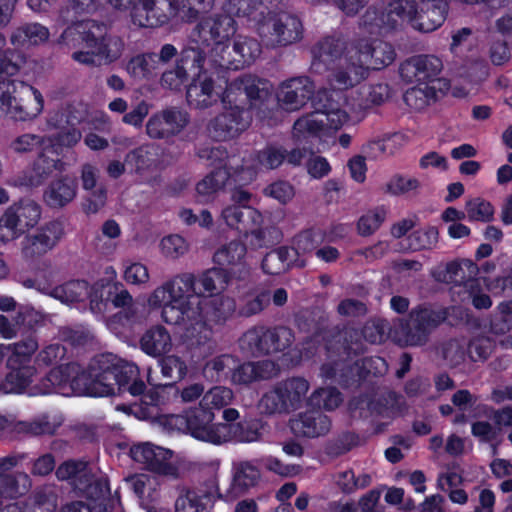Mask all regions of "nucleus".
<instances>
[{
	"mask_svg": "<svg viewBox=\"0 0 512 512\" xmlns=\"http://www.w3.org/2000/svg\"><path fill=\"white\" fill-rule=\"evenodd\" d=\"M84 368L76 362H68L53 367L29 389L30 396L60 393L69 387L73 391L85 393Z\"/></svg>",
	"mask_w": 512,
	"mask_h": 512,
	"instance_id": "f8f14e48",
	"label": "nucleus"
},
{
	"mask_svg": "<svg viewBox=\"0 0 512 512\" xmlns=\"http://www.w3.org/2000/svg\"><path fill=\"white\" fill-rule=\"evenodd\" d=\"M260 478V471L249 463H242L233 475L229 488L225 492L219 490L218 499L230 503L254 487Z\"/></svg>",
	"mask_w": 512,
	"mask_h": 512,
	"instance_id": "72a5a7b5",
	"label": "nucleus"
},
{
	"mask_svg": "<svg viewBox=\"0 0 512 512\" xmlns=\"http://www.w3.org/2000/svg\"><path fill=\"white\" fill-rule=\"evenodd\" d=\"M218 460L205 464L201 469L200 487L186 489L175 502L176 512H209L214 503L219 500Z\"/></svg>",
	"mask_w": 512,
	"mask_h": 512,
	"instance_id": "1a4fd4ad",
	"label": "nucleus"
},
{
	"mask_svg": "<svg viewBox=\"0 0 512 512\" xmlns=\"http://www.w3.org/2000/svg\"><path fill=\"white\" fill-rule=\"evenodd\" d=\"M41 214L42 209L37 202L28 198L20 199L0 217V241L7 243L17 239L38 224Z\"/></svg>",
	"mask_w": 512,
	"mask_h": 512,
	"instance_id": "9b49d317",
	"label": "nucleus"
},
{
	"mask_svg": "<svg viewBox=\"0 0 512 512\" xmlns=\"http://www.w3.org/2000/svg\"><path fill=\"white\" fill-rule=\"evenodd\" d=\"M223 94V86L217 84L212 75L198 73L187 87L188 104L196 109H204L217 103Z\"/></svg>",
	"mask_w": 512,
	"mask_h": 512,
	"instance_id": "5701e85b",
	"label": "nucleus"
},
{
	"mask_svg": "<svg viewBox=\"0 0 512 512\" xmlns=\"http://www.w3.org/2000/svg\"><path fill=\"white\" fill-rule=\"evenodd\" d=\"M189 123L186 112L170 107L153 114L146 123V132L152 139H169L178 135Z\"/></svg>",
	"mask_w": 512,
	"mask_h": 512,
	"instance_id": "412c9836",
	"label": "nucleus"
},
{
	"mask_svg": "<svg viewBox=\"0 0 512 512\" xmlns=\"http://www.w3.org/2000/svg\"><path fill=\"white\" fill-rule=\"evenodd\" d=\"M64 163L41 153L35 160L33 167L22 171L9 180L11 186L18 189H35L42 185L53 171H61Z\"/></svg>",
	"mask_w": 512,
	"mask_h": 512,
	"instance_id": "4be33fe9",
	"label": "nucleus"
},
{
	"mask_svg": "<svg viewBox=\"0 0 512 512\" xmlns=\"http://www.w3.org/2000/svg\"><path fill=\"white\" fill-rule=\"evenodd\" d=\"M88 283L85 280H70L56 286L53 296L62 302H80L86 295Z\"/></svg>",
	"mask_w": 512,
	"mask_h": 512,
	"instance_id": "6e6d98bb",
	"label": "nucleus"
},
{
	"mask_svg": "<svg viewBox=\"0 0 512 512\" xmlns=\"http://www.w3.org/2000/svg\"><path fill=\"white\" fill-rule=\"evenodd\" d=\"M64 235V225L60 220H52L25 235L21 242L22 256L26 260L37 259L52 250Z\"/></svg>",
	"mask_w": 512,
	"mask_h": 512,
	"instance_id": "2eb2a0df",
	"label": "nucleus"
},
{
	"mask_svg": "<svg viewBox=\"0 0 512 512\" xmlns=\"http://www.w3.org/2000/svg\"><path fill=\"white\" fill-rule=\"evenodd\" d=\"M172 346L169 332L160 325L148 329L140 339L141 350L149 356L160 357Z\"/></svg>",
	"mask_w": 512,
	"mask_h": 512,
	"instance_id": "e433bc0d",
	"label": "nucleus"
},
{
	"mask_svg": "<svg viewBox=\"0 0 512 512\" xmlns=\"http://www.w3.org/2000/svg\"><path fill=\"white\" fill-rule=\"evenodd\" d=\"M195 309L197 310L196 321L200 319L205 323L211 338L212 324H224L235 312L236 303L233 298L224 295L202 297L197 300Z\"/></svg>",
	"mask_w": 512,
	"mask_h": 512,
	"instance_id": "6ab92c4d",
	"label": "nucleus"
},
{
	"mask_svg": "<svg viewBox=\"0 0 512 512\" xmlns=\"http://www.w3.org/2000/svg\"><path fill=\"white\" fill-rule=\"evenodd\" d=\"M138 366L113 353L94 356L84 369L85 394L92 397L122 395L138 396L146 389L138 378Z\"/></svg>",
	"mask_w": 512,
	"mask_h": 512,
	"instance_id": "7ed1b4c3",
	"label": "nucleus"
},
{
	"mask_svg": "<svg viewBox=\"0 0 512 512\" xmlns=\"http://www.w3.org/2000/svg\"><path fill=\"white\" fill-rule=\"evenodd\" d=\"M98 6V0H68L61 17L67 24H74L78 22V17L94 13Z\"/></svg>",
	"mask_w": 512,
	"mask_h": 512,
	"instance_id": "4d7b16f0",
	"label": "nucleus"
},
{
	"mask_svg": "<svg viewBox=\"0 0 512 512\" xmlns=\"http://www.w3.org/2000/svg\"><path fill=\"white\" fill-rule=\"evenodd\" d=\"M225 442L234 440L242 443L257 441L261 437L260 422L258 420H244L236 423H224Z\"/></svg>",
	"mask_w": 512,
	"mask_h": 512,
	"instance_id": "a19ab883",
	"label": "nucleus"
},
{
	"mask_svg": "<svg viewBox=\"0 0 512 512\" xmlns=\"http://www.w3.org/2000/svg\"><path fill=\"white\" fill-rule=\"evenodd\" d=\"M50 33L47 27L37 22L23 23L10 36L11 44L17 48H28L45 43Z\"/></svg>",
	"mask_w": 512,
	"mask_h": 512,
	"instance_id": "c9c22d12",
	"label": "nucleus"
},
{
	"mask_svg": "<svg viewBox=\"0 0 512 512\" xmlns=\"http://www.w3.org/2000/svg\"><path fill=\"white\" fill-rule=\"evenodd\" d=\"M324 235L320 229L308 228L299 232L293 239L294 250L297 254H306L314 250L323 242Z\"/></svg>",
	"mask_w": 512,
	"mask_h": 512,
	"instance_id": "13d9d810",
	"label": "nucleus"
},
{
	"mask_svg": "<svg viewBox=\"0 0 512 512\" xmlns=\"http://www.w3.org/2000/svg\"><path fill=\"white\" fill-rule=\"evenodd\" d=\"M29 362V359L20 360L18 356L9 357L7 361L9 371L0 380V392L3 394H22L30 386L36 369Z\"/></svg>",
	"mask_w": 512,
	"mask_h": 512,
	"instance_id": "cd10ccee",
	"label": "nucleus"
},
{
	"mask_svg": "<svg viewBox=\"0 0 512 512\" xmlns=\"http://www.w3.org/2000/svg\"><path fill=\"white\" fill-rule=\"evenodd\" d=\"M353 43L368 72L371 69L380 70L395 60V50L388 42L363 38L353 40Z\"/></svg>",
	"mask_w": 512,
	"mask_h": 512,
	"instance_id": "bb28decb",
	"label": "nucleus"
},
{
	"mask_svg": "<svg viewBox=\"0 0 512 512\" xmlns=\"http://www.w3.org/2000/svg\"><path fill=\"white\" fill-rule=\"evenodd\" d=\"M235 21L227 14L213 15L202 19L191 31L189 42L209 47L228 40L235 33Z\"/></svg>",
	"mask_w": 512,
	"mask_h": 512,
	"instance_id": "f3484780",
	"label": "nucleus"
},
{
	"mask_svg": "<svg viewBox=\"0 0 512 512\" xmlns=\"http://www.w3.org/2000/svg\"><path fill=\"white\" fill-rule=\"evenodd\" d=\"M233 397L232 390L222 386L211 388L201 399L199 404L209 407L213 412L220 411L227 406Z\"/></svg>",
	"mask_w": 512,
	"mask_h": 512,
	"instance_id": "774afa93",
	"label": "nucleus"
},
{
	"mask_svg": "<svg viewBox=\"0 0 512 512\" xmlns=\"http://www.w3.org/2000/svg\"><path fill=\"white\" fill-rule=\"evenodd\" d=\"M223 10L230 17H248L258 22L261 18L260 11H266L267 7L261 0H227Z\"/></svg>",
	"mask_w": 512,
	"mask_h": 512,
	"instance_id": "09e8293b",
	"label": "nucleus"
},
{
	"mask_svg": "<svg viewBox=\"0 0 512 512\" xmlns=\"http://www.w3.org/2000/svg\"><path fill=\"white\" fill-rule=\"evenodd\" d=\"M396 398L397 394L394 391H388L378 397L362 394L353 398L349 403V407L354 416L358 412L359 418L367 419L372 416L383 415Z\"/></svg>",
	"mask_w": 512,
	"mask_h": 512,
	"instance_id": "f704fd0d",
	"label": "nucleus"
},
{
	"mask_svg": "<svg viewBox=\"0 0 512 512\" xmlns=\"http://www.w3.org/2000/svg\"><path fill=\"white\" fill-rule=\"evenodd\" d=\"M257 31L268 47H285L303 38L304 27L300 18L286 11H260Z\"/></svg>",
	"mask_w": 512,
	"mask_h": 512,
	"instance_id": "0eeeda50",
	"label": "nucleus"
},
{
	"mask_svg": "<svg viewBox=\"0 0 512 512\" xmlns=\"http://www.w3.org/2000/svg\"><path fill=\"white\" fill-rule=\"evenodd\" d=\"M325 126L330 128V121L326 119L325 115L312 112L294 123L293 137L298 142L305 141L310 137H317Z\"/></svg>",
	"mask_w": 512,
	"mask_h": 512,
	"instance_id": "ea45409f",
	"label": "nucleus"
},
{
	"mask_svg": "<svg viewBox=\"0 0 512 512\" xmlns=\"http://www.w3.org/2000/svg\"><path fill=\"white\" fill-rule=\"evenodd\" d=\"M194 286V274L178 275L156 288L148 302L151 307L162 309L161 317L165 323L179 326L183 338L190 345L200 346L210 340V331L203 321H196L197 310L191 302Z\"/></svg>",
	"mask_w": 512,
	"mask_h": 512,
	"instance_id": "f03ea898",
	"label": "nucleus"
},
{
	"mask_svg": "<svg viewBox=\"0 0 512 512\" xmlns=\"http://www.w3.org/2000/svg\"><path fill=\"white\" fill-rule=\"evenodd\" d=\"M358 444L359 436L354 432L345 431L326 443L325 453L330 457H339L351 451Z\"/></svg>",
	"mask_w": 512,
	"mask_h": 512,
	"instance_id": "bf43d9fd",
	"label": "nucleus"
},
{
	"mask_svg": "<svg viewBox=\"0 0 512 512\" xmlns=\"http://www.w3.org/2000/svg\"><path fill=\"white\" fill-rule=\"evenodd\" d=\"M359 95L358 109L366 111L387 101L390 97V87L386 83L370 85L362 88Z\"/></svg>",
	"mask_w": 512,
	"mask_h": 512,
	"instance_id": "3c124183",
	"label": "nucleus"
},
{
	"mask_svg": "<svg viewBox=\"0 0 512 512\" xmlns=\"http://www.w3.org/2000/svg\"><path fill=\"white\" fill-rule=\"evenodd\" d=\"M155 155L148 147H139L130 151L125 157L126 166L135 172H142L155 165Z\"/></svg>",
	"mask_w": 512,
	"mask_h": 512,
	"instance_id": "e2e57ef3",
	"label": "nucleus"
},
{
	"mask_svg": "<svg viewBox=\"0 0 512 512\" xmlns=\"http://www.w3.org/2000/svg\"><path fill=\"white\" fill-rule=\"evenodd\" d=\"M295 339L292 329L283 325L257 324L248 328L238 340L243 354L253 358L284 353Z\"/></svg>",
	"mask_w": 512,
	"mask_h": 512,
	"instance_id": "39448f33",
	"label": "nucleus"
},
{
	"mask_svg": "<svg viewBox=\"0 0 512 512\" xmlns=\"http://www.w3.org/2000/svg\"><path fill=\"white\" fill-rule=\"evenodd\" d=\"M81 31L82 40L90 49H97L101 57L108 61H116L122 55L124 49L123 41L117 37L107 34V26L95 20H87Z\"/></svg>",
	"mask_w": 512,
	"mask_h": 512,
	"instance_id": "dca6fc26",
	"label": "nucleus"
},
{
	"mask_svg": "<svg viewBox=\"0 0 512 512\" xmlns=\"http://www.w3.org/2000/svg\"><path fill=\"white\" fill-rule=\"evenodd\" d=\"M309 383L302 377H292L277 383L264 393L259 406L266 414L289 413L301 407L306 399Z\"/></svg>",
	"mask_w": 512,
	"mask_h": 512,
	"instance_id": "9d476101",
	"label": "nucleus"
},
{
	"mask_svg": "<svg viewBox=\"0 0 512 512\" xmlns=\"http://www.w3.org/2000/svg\"><path fill=\"white\" fill-rule=\"evenodd\" d=\"M356 51L357 48L352 41L344 59L328 70L330 72L328 81L334 88L338 90L353 88L368 77L369 72L359 58V52Z\"/></svg>",
	"mask_w": 512,
	"mask_h": 512,
	"instance_id": "4468645a",
	"label": "nucleus"
},
{
	"mask_svg": "<svg viewBox=\"0 0 512 512\" xmlns=\"http://www.w3.org/2000/svg\"><path fill=\"white\" fill-rule=\"evenodd\" d=\"M246 252V245L234 240L219 248L213 255V261L219 267L228 269L232 276L235 274L234 267L243 265Z\"/></svg>",
	"mask_w": 512,
	"mask_h": 512,
	"instance_id": "4c0bfd02",
	"label": "nucleus"
},
{
	"mask_svg": "<svg viewBox=\"0 0 512 512\" xmlns=\"http://www.w3.org/2000/svg\"><path fill=\"white\" fill-rule=\"evenodd\" d=\"M290 428L296 436L317 438L329 432L331 420L322 411L307 410L290 421Z\"/></svg>",
	"mask_w": 512,
	"mask_h": 512,
	"instance_id": "7c9ffc66",
	"label": "nucleus"
},
{
	"mask_svg": "<svg viewBox=\"0 0 512 512\" xmlns=\"http://www.w3.org/2000/svg\"><path fill=\"white\" fill-rule=\"evenodd\" d=\"M80 489L83 490L86 497L93 501L104 499L110 494L109 480L107 477H97L89 470V478L80 481Z\"/></svg>",
	"mask_w": 512,
	"mask_h": 512,
	"instance_id": "052dcab7",
	"label": "nucleus"
},
{
	"mask_svg": "<svg viewBox=\"0 0 512 512\" xmlns=\"http://www.w3.org/2000/svg\"><path fill=\"white\" fill-rule=\"evenodd\" d=\"M447 10L446 0H421L419 6L415 3L413 28L424 33L436 30L443 24Z\"/></svg>",
	"mask_w": 512,
	"mask_h": 512,
	"instance_id": "c756f323",
	"label": "nucleus"
},
{
	"mask_svg": "<svg viewBox=\"0 0 512 512\" xmlns=\"http://www.w3.org/2000/svg\"><path fill=\"white\" fill-rule=\"evenodd\" d=\"M356 381H365L369 377H383L388 372L387 361L380 356L364 357L349 367Z\"/></svg>",
	"mask_w": 512,
	"mask_h": 512,
	"instance_id": "37998d69",
	"label": "nucleus"
},
{
	"mask_svg": "<svg viewBox=\"0 0 512 512\" xmlns=\"http://www.w3.org/2000/svg\"><path fill=\"white\" fill-rule=\"evenodd\" d=\"M442 69V60L437 56L416 55L401 64L400 74L408 82L427 83L439 80Z\"/></svg>",
	"mask_w": 512,
	"mask_h": 512,
	"instance_id": "b1692460",
	"label": "nucleus"
},
{
	"mask_svg": "<svg viewBox=\"0 0 512 512\" xmlns=\"http://www.w3.org/2000/svg\"><path fill=\"white\" fill-rule=\"evenodd\" d=\"M233 200L237 201V205H232L222 210V218L225 223L232 229H236L240 234L248 238L249 244L253 248L268 247L272 244L266 239L267 234L272 236L276 234L279 238L281 233L276 228H260L262 222L261 213L247 205L253 194H232Z\"/></svg>",
	"mask_w": 512,
	"mask_h": 512,
	"instance_id": "20e7f679",
	"label": "nucleus"
},
{
	"mask_svg": "<svg viewBox=\"0 0 512 512\" xmlns=\"http://www.w3.org/2000/svg\"><path fill=\"white\" fill-rule=\"evenodd\" d=\"M350 49L348 43L341 36H326L319 40L311 49L313 60L311 71L323 74L344 59Z\"/></svg>",
	"mask_w": 512,
	"mask_h": 512,
	"instance_id": "a211bd4d",
	"label": "nucleus"
},
{
	"mask_svg": "<svg viewBox=\"0 0 512 512\" xmlns=\"http://www.w3.org/2000/svg\"><path fill=\"white\" fill-rule=\"evenodd\" d=\"M155 59L156 53L154 52L137 55L129 60L126 65V71L135 79L149 78L160 70Z\"/></svg>",
	"mask_w": 512,
	"mask_h": 512,
	"instance_id": "8fccbe9b",
	"label": "nucleus"
},
{
	"mask_svg": "<svg viewBox=\"0 0 512 512\" xmlns=\"http://www.w3.org/2000/svg\"><path fill=\"white\" fill-rule=\"evenodd\" d=\"M447 317V308L435 309L430 303H421L407 317L396 318L392 323L380 317L369 319L361 329L347 328L340 334L339 354L353 359L366 352L365 342L381 344L388 339L400 347L424 346Z\"/></svg>",
	"mask_w": 512,
	"mask_h": 512,
	"instance_id": "f257e3e1",
	"label": "nucleus"
},
{
	"mask_svg": "<svg viewBox=\"0 0 512 512\" xmlns=\"http://www.w3.org/2000/svg\"><path fill=\"white\" fill-rule=\"evenodd\" d=\"M224 83L226 86L223 87V94L220 98L223 103H227L233 106L232 108L237 109H241V106L247 104L246 93L243 91V86L245 85L244 76L233 80L229 84L226 81Z\"/></svg>",
	"mask_w": 512,
	"mask_h": 512,
	"instance_id": "0e129e2a",
	"label": "nucleus"
},
{
	"mask_svg": "<svg viewBox=\"0 0 512 512\" xmlns=\"http://www.w3.org/2000/svg\"><path fill=\"white\" fill-rule=\"evenodd\" d=\"M171 422L198 441L213 445L225 442L224 423L215 422V412L201 404L173 415Z\"/></svg>",
	"mask_w": 512,
	"mask_h": 512,
	"instance_id": "6e6552de",
	"label": "nucleus"
},
{
	"mask_svg": "<svg viewBox=\"0 0 512 512\" xmlns=\"http://www.w3.org/2000/svg\"><path fill=\"white\" fill-rule=\"evenodd\" d=\"M341 94L336 91L322 89L313 93L310 100L313 112H319L325 115L330 121V129L338 130L349 119L345 110L340 107L339 99Z\"/></svg>",
	"mask_w": 512,
	"mask_h": 512,
	"instance_id": "c85d7f7f",
	"label": "nucleus"
},
{
	"mask_svg": "<svg viewBox=\"0 0 512 512\" xmlns=\"http://www.w3.org/2000/svg\"><path fill=\"white\" fill-rule=\"evenodd\" d=\"M413 16L415 17L414 0H395L381 11L372 7L368 8L363 16V21L365 25L372 28L390 32L403 28L406 23L413 27Z\"/></svg>",
	"mask_w": 512,
	"mask_h": 512,
	"instance_id": "ddd939ff",
	"label": "nucleus"
},
{
	"mask_svg": "<svg viewBox=\"0 0 512 512\" xmlns=\"http://www.w3.org/2000/svg\"><path fill=\"white\" fill-rule=\"evenodd\" d=\"M55 475L60 481L72 480L79 487L80 481L89 478L88 462L75 459L66 460L57 467Z\"/></svg>",
	"mask_w": 512,
	"mask_h": 512,
	"instance_id": "5fc2aeb1",
	"label": "nucleus"
},
{
	"mask_svg": "<svg viewBox=\"0 0 512 512\" xmlns=\"http://www.w3.org/2000/svg\"><path fill=\"white\" fill-rule=\"evenodd\" d=\"M215 0H182L179 14L188 23L195 22L201 14L209 12Z\"/></svg>",
	"mask_w": 512,
	"mask_h": 512,
	"instance_id": "69168bd1",
	"label": "nucleus"
},
{
	"mask_svg": "<svg viewBox=\"0 0 512 512\" xmlns=\"http://www.w3.org/2000/svg\"><path fill=\"white\" fill-rule=\"evenodd\" d=\"M244 114L243 109L230 108L217 115L207 125L209 136L216 141H226L237 137L249 125Z\"/></svg>",
	"mask_w": 512,
	"mask_h": 512,
	"instance_id": "393cba45",
	"label": "nucleus"
},
{
	"mask_svg": "<svg viewBox=\"0 0 512 512\" xmlns=\"http://www.w3.org/2000/svg\"><path fill=\"white\" fill-rule=\"evenodd\" d=\"M435 98V87H413L404 94L405 103L414 110H422Z\"/></svg>",
	"mask_w": 512,
	"mask_h": 512,
	"instance_id": "680f3d73",
	"label": "nucleus"
},
{
	"mask_svg": "<svg viewBox=\"0 0 512 512\" xmlns=\"http://www.w3.org/2000/svg\"><path fill=\"white\" fill-rule=\"evenodd\" d=\"M331 348L335 349V351L337 352L340 358V362L334 361L332 363H324L321 366L322 375L327 379H335L339 377V384L343 387H348L354 382H356V379H354V374H351V372L349 371V367L351 365L345 363L349 359H346L345 357L339 354L340 340L335 344V346H329L328 350H330Z\"/></svg>",
	"mask_w": 512,
	"mask_h": 512,
	"instance_id": "de8ad7c7",
	"label": "nucleus"
},
{
	"mask_svg": "<svg viewBox=\"0 0 512 512\" xmlns=\"http://www.w3.org/2000/svg\"><path fill=\"white\" fill-rule=\"evenodd\" d=\"M232 41L236 67L250 65L261 54V46L255 38L237 35Z\"/></svg>",
	"mask_w": 512,
	"mask_h": 512,
	"instance_id": "a18cd8bd",
	"label": "nucleus"
},
{
	"mask_svg": "<svg viewBox=\"0 0 512 512\" xmlns=\"http://www.w3.org/2000/svg\"><path fill=\"white\" fill-rule=\"evenodd\" d=\"M130 456L134 461L143 464L146 470L159 475H174L177 471L170 462L172 451L151 443L133 445Z\"/></svg>",
	"mask_w": 512,
	"mask_h": 512,
	"instance_id": "aec40b11",
	"label": "nucleus"
},
{
	"mask_svg": "<svg viewBox=\"0 0 512 512\" xmlns=\"http://www.w3.org/2000/svg\"><path fill=\"white\" fill-rule=\"evenodd\" d=\"M161 374L167 381L165 386L175 384L185 378L187 374L186 362L179 356L166 355L159 359Z\"/></svg>",
	"mask_w": 512,
	"mask_h": 512,
	"instance_id": "603ef678",
	"label": "nucleus"
},
{
	"mask_svg": "<svg viewBox=\"0 0 512 512\" xmlns=\"http://www.w3.org/2000/svg\"><path fill=\"white\" fill-rule=\"evenodd\" d=\"M328 317L320 308L305 309L295 315V324L299 331L320 335L327 326Z\"/></svg>",
	"mask_w": 512,
	"mask_h": 512,
	"instance_id": "c03bdc74",
	"label": "nucleus"
},
{
	"mask_svg": "<svg viewBox=\"0 0 512 512\" xmlns=\"http://www.w3.org/2000/svg\"><path fill=\"white\" fill-rule=\"evenodd\" d=\"M244 84L243 91L250 107H260L271 97V84L265 79L245 75Z\"/></svg>",
	"mask_w": 512,
	"mask_h": 512,
	"instance_id": "49530a36",
	"label": "nucleus"
},
{
	"mask_svg": "<svg viewBox=\"0 0 512 512\" xmlns=\"http://www.w3.org/2000/svg\"><path fill=\"white\" fill-rule=\"evenodd\" d=\"M438 229L434 226H428L423 229L413 231L403 240L406 244L403 247L410 251H421L432 249L438 242Z\"/></svg>",
	"mask_w": 512,
	"mask_h": 512,
	"instance_id": "864d4df0",
	"label": "nucleus"
},
{
	"mask_svg": "<svg viewBox=\"0 0 512 512\" xmlns=\"http://www.w3.org/2000/svg\"><path fill=\"white\" fill-rule=\"evenodd\" d=\"M235 369V356L221 354L208 360L203 367L204 377L211 382H225Z\"/></svg>",
	"mask_w": 512,
	"mask_h": 512,
	"instance_id": "79ce46f5",
	"label": "nucleus"
},
{
	"mask_svg": "<svg viewBox=\"0 0 512 512\" xmlns=\"http://www.w3.org/2000/svg\"><path fill=\"white\" fill-rule=\"evenodd\" d=\"M314 91L315 86L308 77H294L281 83L277 92V98L285 110L295 111L310 100Z\"/></svg>",
	"mask_w": 512,
	"mask_h": 512,
	"instance_id": "a878e982",
	"label": "nucleus"
},
{
	"mask_svg": "<svg viewBox=\"0 0 512 512\" xmlns=\"http://www.w3.org/2000/svg\"><path fill=\"white\" fill-rule=\"evenodd\" d=\"M306 150L292 148L288 150L279 144H269L257 152L258 163L266 169H276L284 162L291 166H300Z\"/></svg>",
	"mask_w": 512,
	"mask_h": 512,
	"instance_id": "2f4dec72",
	"label": "nucleus"
},
{
	"mask_svg": "<svg viewBox=\"0 0 512 512\" xmlns=\"http://www.w3.org/2000/svg\"><path fill=\"white\" fill-rule=\"evenodd\" d=\"M206 48L204 44H194L190 42V45L181 51L176 65L181 70L183 68L188 77L195 78L198 73H207L202 70L206 58Z\"/></svg>",
	"mask_w": 512,
	"mask_h": 512,
	"instance_id": "58836bf2",
	"label": "nucleus"
},
{
	"mask_svg": "<svg viewBox=\"0 0 512 512\" xmlns=\"http://www.w3.org/2000/svg\"><path fill=\"white\" fill-rule=\"evenodd\" d=\"M231 279V273L228 269L213 267L204 271L199 279L195 277V292H191V297L197 300L202 297H211L222 295Z\"/></svg>",
	"mask_w": 512,
	"mask_h": 512,
	"instance_id": "473e14b6",
	"label": "nucleus"
},
{
	"mask_svg": "<svg viewBox=\"0 0 512 512\" xmlns=\"http://www.w3.org/2000/svg\"><path fill=\"white\" fill-rule=\"evenodd\" d=\"M387 210L384 206L377 207L362 215L357 223V230L361 236L372 235L386 218Z\"/></svg>",
	"mask_w": 512,
	"mask_h": 512,
	"instance_id": "338daca9",
	"label": "nucleus"
},
{
	"mask_svg": "<svg viewBox=\"0 0 512 512\" xmlns=\"http://www.w3.org/2000/svg\"><path fill=\"white\" fill-rule=\"evenodd\" d=\"M41 93L22 81H0V109L16 121L37 117L43 109Z\"/></svg>",
	"mask_w": 512,
	"mask_h": 512,
	"instance_id": "423d86ee",
	"label": "nucleus"
}]
</instances>
